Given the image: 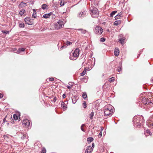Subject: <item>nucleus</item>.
Masks as SVG:
<instances>
[{
    "label": "nucleus",
    "instance_id": "18",
    "mask_svg": "<svg viewBox=\"0 0 153 153\" xmlns=\"http://www.w3.org/2000/svg\"><path fill=\"white\" fill-rule=\"evenodd\" d=\"M76 30L78 31H80L81 33L83 34H85L86 32V30L81 28L77 29Z\"/></svg>",
    "mask_w": 153,
    "mask_h": 153
},
{
    "label": "nucleus",
    "instance_id": "21",
    "mask_svg": "<svg viewBox=\"0 0 153 153\" xmlns=\"http://www.w3.org/2000/svg\"><path fill=\"white\" fill-rule=\"evenodd\" d=\"M122 13L120 12L117 15H116L115 18L116 19H120V17L122 16Z\"/></svg>",
    "mask_w": 153,
    "mask_h": 153
},
{
    "label": "nucleus",
    "instance_id": "6",
    "mask_svg": "<svg viewBox=\"0 0 153 153\" xmlns=\"http://www.w3.org/2000/svg\"><path fill=\"white\" fill-rule=\"evenodd\" d=\"M94 31L96 34L101 35L102 33L103 30L101 27L96 26L94 27Z\"/></svg>",
    "mask_w": 153,
    "mask_h": 153
},
{
    "label": "nucleus",
    "instance_id": "11",
    "mask_svg": "<svg viewBox=\"0 0 153 153\" xmlns=\"http://www.w3.org/2000/svg\"><path fill=\"white\" fill-rule=\"evenodd\" d=\"M62 44V43L61 42H59L58 44V47L59 51H61L64 49H65L67 47L65 45H63L61 46Z\"/></svg>",
    "mask_w": 153,
    "mask_h": 153
},
{
    "label": "nucleus",
    "instance_id": "12",
    "mask_svg": "<svg viewBox=\"0 0 153 153\" xmlns=\"http://www.w3.org/2000/svg\"><path fill=\"white\" fill-rule=\"evenodd\" d=\"M93 150L91 146H88L85 151V153H90Z\"/></svg>",
    "mask_w": 153,
    "mask_h": 153
},
{
    "label": "nucleus",
    "instance_id": "41",
    "mask_svg": "<svg viewBox=\"0 0 153 153\" xmlns=\"http://www.w3.org/2000/svg\"><path fill=\"white\" fill-rule=\"evenodd\" d=\"M85 126V124H82L81 125V130H82V131H84V132L85 131V130L83 129V126Z\"/></svg>",
    "mask_w": 153,
    "mask_h": 153
},
{
    "label": "nucleus",
    "instance_id": "36",
    "mask_svg": "<svg viewBox=\"0 0 153 153\" xmlns=\"http://www.w3.org/2000/svg\"><path fill=\"white\" fill-rule=\"evenodd\" d=\"M72 100L73 103L75 104L76 103L77 100L76 99L75 97L72 98Z\"/></svg>",
    "mask_w": 153,
    "mask_h": 153
},
{
    "label": "nucleus",
    "instance_id": "23",
    "mask_svg": "<svg viewBox=\"0 0 153 153\" xmlns=\"http://www.w3.org/2000/svg\"><path fill=\"white\" fill-rule=\"evenodd\" d=\"M33 13L32 14V17L33 18H35L36 17V12L35 9H33Z\"/></svg>",
    "mask_w": 153,
    "mask_h": 153
},
{
    "label": "nucleus",
    "instance_id": "55",
    "mask_svg": "<svg viewBox=\"0 0 153 153\" xmlns=\"http://www.w3.org/2000/svg\"><path fill=\"white\" fill-rule=\"evenodd\" d=\"M11 0L13 1V2H14L16 1V0Z\"/></svg>",
    "mask_w": 153,
    "mask_h": 153
},
{
    "label": "nucleus",
    "instance_id": "37",
    "mask_svg": "<svg viewBox=\"0 0 153 153\" xmlns=\"http://www.w3.org/2000/svg\"><path fill=\"white\" fill-rule=\"evenodd\" d=\"M105 38L104 37H102L100 39V41L101 42H105Z\"/></svg>",
    "mask_w": 153,
    "mask_h": 153
},
{
    "label": "nucleus",
    "instance_id": "45",
    "mask_svg": "<svg viewBox=\"0 0 153 153\" xmlns=\"http://www.w3.org/2000/svg\"><path fill=\"white\" fill-rule=\"evenodd\" d=\"M68 84L70 86H71V87H72L73 85V83L71 82H69Z\"/></svg>",
    "mask_w": 153,
    "mask_h": 153
},
{
    "label": "nucleus",
    "instance_id": "5",
    "mask_svg": "<svg viewBox=\"0 0 153 153\" xmlns=\"http://www.w3.org/2000/svg\"><path fill=\"white\" fill-rule=\"evenodd\" d=\"M140 118L139 117H135L133 118L134 125L135 127L140 126V124L142 122V120H140Z\"/></svg>",
    "mask_w": 153,
    "mask_h": 153
},
{
    "label": "nucleus",
    "instance_id": "35",
    "mask_svg": "<svg viewBox=\"0 0 153 153\" xmlns=\"http://www.w3.org/2000/svg\"><path fill=\"white\" fill-rule=\"evenodd\" d=\"M114 77H112L109 79L108 81L110 82H114Z\"/></svg>",
    "mask_w": 153,
    "mask_h": 153
},
{
    "label": "nucleus",
    "instance_id": "20",
    "mask_svg": "<svg viewBox=\"0 0 153 153\" xmlns=\"http://www.w3.org/2000/svg\"><path fill=\"white\" fill-rule=\"evenodd\" d=\"M147 102V104L146 105V106L147 107H148V105L151 106V105H152V103L149 100L147 99V100H146Z\"/></svg>",
    "mask_w": 153,
    "mask_h": 153
},
{
    "label": "nucleus",
    "instance_id": "42",
    "mask_svg": "<svg viewBox=\"0 0 153 153\" xmlns=\"http://www.w3.org/2000/svg\"><path fill=\"white\" fill-rule=\"evenodd\" d=\"M46 150L45 148H43L42 150V151L41 153H45Z\"/></svg>",
    "mask_w": 153,
    "mask_h": 153
},
{
    "label": "nucleus",
    "instance_id": "27",
    "mask_svg": "<svg viewBox=\"0 0 153 153\" xmlns=\"http://www.w3.org/2000/svg\"><path fill=\"white\" fill-rule=\"evenodd\" d=\"M94 140L93 138L92 137H88L87 139V140L88 143H91Z\"/></svg>",
    "mask_w": 153,
    "mask_h": 153
},
{
    "label": "nucleus",
    "instance_id": "14",
    "mask_svg": "<svg viewBox=\"0 0 153 153\" xmlns=\"http://www.w3.org/2000/svg\"><path fill=\"white\" fill-rule=\"evenodd\" d=\"M27 3H25L23 1H22L20 4L19 5V7L20 8H22L23 7H25L27 6Z\"/></svg>",
    "mask_w": 153,
    "mask_h": 153
},
{
    "label": "nucleus",
    "instance_id": "7",
    "mask_svg": "<svg viewBox=\"0 0 153 153\" xmlns=\"http://www.w3.org/2000/svg\"><path fill=\"white\" fill-rule=\"evenodd\" d=\"M87 15V13L85 10H82L78 13L77 16L80 18H82L86 17Z\"/></svg>",
    "mask_w": 153,
    "mask_h": 153
},
{
    "label": "nucleus",
    "instance_id": "50",
    "mask_svg": "<svg viewBox=\"0 0 153 153\" xmlns=\"http://www.w3.org/2000/svg\"><path fill=\"white\" fill-rule=\"evenodd\" d=\"M3 97V95L0 93V99L2 98Z\"/></svg>",
    "mask_w": 153,
    "mask_h": 153
},
{
    "label": "nucleus",
    "instance_id": "61",
    "mask_svg": "<svg viewBox=\"0 0 153 153\" xmlns=\"http://www.w3.org/2000/svg\"><path fill=\"white\" fill-rule=\"evenodd\" d=\"M152 80L153 81V79Z\"/></svg>",
    "mask_w": 153,
    "mask_h": 153
},
{
    "label": "nucleus",
    "instance_id": "31",
    "mask_svg": "<svg viewBox=\"0 0 153 153\" xmlns=\"http://www.w3.org/2000/svg\"><path fill=\"white\" fill-rule=\"evenodd\" d=\"M86 70L84 69L82 72L80 74V75L82 76H83L86 74Z\"/></svg>",
    "mask_w": 153,
    "mask_h": 153
},
{
    "label": "nucleus",
    "instance_id": "16",
    "mask_svg": "<svg viewBox=\"0 0 153 153\" xmlns=\"http://www.w3.org/2000/svg\"><path fill=\"white\" fill-rule=\"evenodd\" d=\"M125 37L119 39V41L122 45H123L125 43Z\"/></svg>",
    "mask_w": 153,
    "mask_h": 153
},
{
    "label": "nucleus",
    "instance_id": "29",
    "mask_svg": "<svg viewBox=\"0 0 153 153\" xmlns=\"http://www.w3.org/2000/svg\"><path fill=\"white\" fill-rule=\"evenodd\" d=\"M82 97L84 99H85L87 97V96L86 92H84L82 94Z\"/></svg>",
    "mask_w": 153,
    "mask_h": 153
},
{
    "label": "nucleus",
    "instance_id": "33",
    "mask_svg": "<svg viewBox=\"0 0 153 153\" xmlns=\"http://www.w3.org/2000/svg\"><path fill=\"white\" fill-rule=\"evenodd\" d=\"M94 116V113L93 112H92L89 114L90 118L91 119H93V116Z\"/></svg>",
    "mask_w": 153,
    "mask_h": 153
},
{
    "label": "nucleus",
    "instance_id": "13",
    "mask_svg": "<svg viewBox=\"0 0 153 153\" xmlns=\"http://www.w3.org/2000/svg\"><path fill=\"white\" fill-rule=\"evenodd\" d=\"M119 50L117 48H115L114 51V54L115 56H118L119 54Z\"/></svg>",
    "mask_w": 153,
    "mask_h": 153
},
{
    "label": "nucleus",
    "instance_id": "22",
    "mask_svg": "<svg viewBox=\"0 0 153 153\" xmlns=\"http://www.w3.org/2000/svg\"><path fill=\"white\" fill-rule=\"evenodd\" d=\"M121 23V21L120 20H117L115 21L114 23V25H118L120 24Z\"/></svg>",
    "mask_w": 153,
    "mask_h": 153
},
{
    "label": "nucleus",
    "instance_id": "57",
    "mask_svg": "<svg viewBox=\"0 0 153 153\" xmlns=\"http://www.w3.org/2000/svg\"><path fill=\"white\" fill-rule=\"evenodd\" d=\"M87 80L86 79H85V82H87Z\"/></svg>",
    "mask_w": 153,
    "mask_h": 153
},
{
    "label": "nucleus",
    "instance_id": "17",
    "mask_svg": "<svg viewBox=\"0 0 153 153\" xmlns=\"http://www.w3.org/2000/svg\"><path fill=\"white\" fill-rule=\"evenodd\" d=\"M59 3L60 5L62 6L66 3L67 2L65 0H60Z\"/></svg>",
    "mask_w": 153,
    "mask_h": 153
},
{
    "label": "nucleus",
    "instance_id": "46",
    "mask_svg": "<svg viewBox=\"0 0 153 153\" xmlns=\"http://www.w3.org/2000/svg\"><path fill=\"white\" fill-rule=\"evenodd\" d=\"M49 80L51 81H53L54 80V78L53 77L50 78L49 79Z\"/></svg>",
    "mask_w": 153,
    "mask_h": 153
},
{
    "label": "nucleus",
    "instance_id": "43",
    "mask_svg": "<svg viewBox=\"0 0 153 153\" xmlns=\"http://www.w3.org/2000/svg\"><path fill=\"white\" fill-rule=\"evenodd\" d=\"M83 105L84 108H85L86 107V102L85 101L83 103Z\"/></svg>",
    "mask_w": 153,
    "mask_h": 153
},
{
    "label": "nucleus",
    "instance_id": "8",
    "mask_svg": "<svg viewBox=\"0 0 153 153\" xmlns=\"http://www.w3.org/2000/svg\"><path fill=\"white\" fill-rule=\"evenodd\" d=\"M146 100H147V99L145 97L142 98L141 100L142 103L140 104V105L141 107L145 108L147 104Z\"/></svg>",
    "mask_w": 153,
    "mask_h": 153
},
{
    "label": "nucleus",
    "instance_id": "48",
    "mask_svg": "<svg viewBox=\"0 0 153 153\" xmlns=\"http://www.w3.org/2000/svg\"><path fill=\"white\" fill-rule=\"evenodd\" d=\"M6 117L3 119V123H5L6 121H7L6 120Z\"/></svg>",
    "mask_w": 153,
    "mask_h": 153
},
{
    "label": "nucleus",
    "instance_id": "56",
    "mask_svg": "<svg viewBox=\"0 0 153 153\" xmlns=\"http://www.w3.org/2000/svg\"><path fill=\"white\" fill-rule=\"evenodd\" d=\"M106 31L108 32H110V30L109 29H108L106 30Z\"/></svg>",
    "mask_w": 153,
    "mask_h": 153
},
{
    "label": "nucleus",
    "instance_id": "54",
    "mask_svg": "<svg viewBox=\"0 0 153 153\" xmlns=\"http://www.w3.org/2000/svg\"><path fill=\"white\" fill-rule=\"evenodd\" d=\"M103 127H102L101 128V131H102L103 130Z\"/></svg>",
    "mask_w": 153,
    "mask_h": 153
},
{
    "label": "nucleus",
    "instance_id": "58",
    "mask_svg": "<svg viewBox=\"0 0 153 153\" xmlns=\"http://www.w3.org/2000/svg\"><path fill=\"white\" fill-rule=\"evenodd\" d=\"M7 125H9V123H7Z\"/></svg>",
    "mask_w": 153,
    "mask_h": 153
},
{
    "label": "nucleus",
    "instance_id": "9",
    "mask_svg": "<svg viewBox=\"0 0 153 153\" xmlns=\"http://www.w3.org/2000/svg\"><path fill=\"white\" fill-rule=\"evenodd\" d=\"M30 122L29 120L26 119L24 120L22 122V125L24 127H28L30 126Z\"/></svg>",
    "mask_w": 153,
    "mask_h": 153
},
{
    "label": "nucleus",
    "instance_id": "15",
    "mask_svg": "<svg viewBox=\"0 0 153 153\" xmlns=\"http://www.w3.org/2000/svg\"><path fill=\"white\" fill-rule=\"evenodd\" d=\"M52 14V13L51 12L49 13L44 14L43 15L42 17L45 19L48 18Z\"/></svg>",
    "mask_w": 153,
    "mask_h": 153
},
{
    "label": "nucleus",
    "instance_id": "44",
    "mask_svg": "<svg viewBox=\"0 0 153 153\" xmlns=\"http://www.w3.org/2000/svg\"><path fill=\"white\" fill-rule=\"evenodd\" d=\"M56 100H57V99H56V97H55L53 98V102H56Z\"/></svg>",
    "mask_w": 153,
    "mask_h": 153
},
{
    "label": "nucleus",
    "instance_id": "4",
    "mask_svg": "<svg viewBox=\"0 0 153 153\" xmlns=\"http://www.w3.org/2000/svg\"><path fill=\"white\" fill-rule=\"evenodd\" d=\"M91 14L94 18H97L99 16V13L97 9L95 7H91L90 8Z\"/></svg>",
    "mask_w": 153,
    "mask_h": 153
},
{
    "label": "nucleus",
    "instance_id": "32",
    "mask_svg": "<svg viewBox=\"0 0 153 153\" xmlns=\"http://www.w3.org/2000/svg\"><path fill=\"white\" fill-rule=\"evenodd\" d=\"M117 12L116 11H112L110 14V16L112 17Z\"/></svg>",
    "mask_w": 153,
    "mask_h": 153
},
{
    "label": "nucleus",
    "instance_id": "39",
    "mask_svg": "<svg viewBox=\"0 0 153 153\" xmlns=\"http://www.w3.org/2000/svg\"><path fill=\"white\" fill-rule=\"evenodd\" d=\"M122 69V67H119L117 69V70L118 72H120L121 71Z\"/></svg>",
    "mask_w": 153,
    "mask_h": 153
},
{
    "label": "nucleus",
    "instance_id": "30",
    "mask_svg": "<svg viewBox=\"0 0 153 153\" xmlns=\"http://www.w3.org/2000/svg\"><path fill=\"white\" fill-rule=\"evenodd\" d=\"M47 7V5L45 4H43L42 6V8L43 10H45Z\"/></svg>",
    "mask_w": 153,
    "mask_h": 153
},
{
    "label": "nucleus",
    "instance_id": "2",
    "mask_svg": "<svg viewBox=\"0 0 153 153\" xmlns=\"http://www.w3.org/2000/svg\"><path fill=\"white\" fill-rule=\"evenodd\" d=\"M66 21L65 20H59L57 22L54 24L55 28L57 29H59L63 28L64 25L66 23Z\"/></svg>",
    "mask_w": 153,
    "mask_h": 153
},
{
    "label": "nucleus",
    "instance_id": "19",
    "mask_svg": "<svg viewBox=\"0 0 153 153\" xmlns=\"http://www.w3.org/2000/svg\"><path fill=\"white\" fill-rule=\"evenodd\" d=\"M61 105V107L63 108L64 110H65L67 108V105H66L63 102H62Z\"/></svg>",
    "mask_w": 153,
    "mask_h": 153
},
{
    "label": "nucleus",
    "instance_id": "49",
    "mask_svg": "<svg viewBox=\"0 0 153 153\" xmlns=\"http://www.w3.org/2000/svg\"><path fill=\"white\" fill-rule=\"evenodd\" d=\"M67 88L69 89H70L71 88V86H70L68 85L67 86Z\"/></svg>",
    "mask_w": 153,
    "mask_h": 153
},
{
    "label": "nucleus",
    "instance_id": "10",
    "mask_svg": "<svg viewBox=\"0 0 153 153\" xmlns=\"http://www.w3.org/2000/svg\"><path fill=\"white\" fill-rule=\"evenodd\" d=\"M25 21L26 24L28 25H31L33 24L32 21L31 20V19L30 17H26L25 19Z\"/></svg>",
    "mask_w": 153,
    "mask_h": 153
},
{
    "label": "nucleus",
    "instance_id": "1",
    "mask_svg": "<svg viewBox=\"0 0 153 153\" xmlns=\"http://www.w3.org/2000/svg\"><path fill=\"white\" fill-rule=\"evenodd\" d=\"M112 106L111 105L106 106L104 108V115L108 116L110 115L113 113V110Z\"/></svg>",
    "mask_w": 153,
    "mask_h": 153
},
{
    "label": "nucleus",
    "instance_id": "34",
    "mask_svg": "<svg viewBox=\"0 0 153 153\" xmlns=\"http://www.w3.org/2000/svg\"><path fill=\"white\" fill-rule=\"evenodd\" d=\"M65 44L67 46L70 45L72 44V42L67 41L65 42Z\"/></svg>",
    "mask_w": 153,
    "mask_h": 153
},
{
    "label": "nucleus",
    "instance_id": "59",
    "mask_svg": "<svg viewBox=\"0 0 153 153\" xmlns=\"http://www.w3.org/2000/svg\"><path fill=\"white\" fill-rule=\"evenodd\" d=\"M41 31H44V30H43V29H42V30H41Z\"/></svg>",
    "mask_w": 153,
    "mask_h": 153
},
{
    "label": "nucleus",
    "instance_id": "24",
    "mask_svg": "<svg viewBox=\"0 0 153 153\" xmlns=\"http://www.w3.org/2000/svg\"><path fill=\"white\" fill-rule=\"evenodd\" d=\"M25 10L24 9L21 10L19 12V14L21 16H22L24 14L25 12Z\"/></svg>",
    "mask_w": 153,
    "mask_h": 153
},
{
    "label": "nucleus",
    "instance_id": "51",
    "mask_svg": "<svg viewBox=\"0 0 153 153\" xmlns=\"http://www.w3.org/2000/svg\"><path fill=\"white\" fill-rule=\"evenodd\" d=\"M62 97L63 98H65L66 97V95L65 94H64L62 95Z\"/></svg>",
    "mask_w": 153,
    "mask_h": 153
},
{
    "label": "nucleus",
    "instance_id": "52",
    "mask_svg": "<svg viewBox=\"0 0 153 153\" xmlns=\"http://www.w3.org/2000/svg\"><path fill=\"white\" fill-rule=\"evenodd\" d=\"M102 136V131H101L99 133V137H101Z\"/></svg>",
    "mask_w": 153,
    "mask_h": 153
},
{
    "label": "nucleus",
    "instance_id": "3",
    "mask_svg": "<svg viewBox=\"0 0 153 153\" xmlns=\"http://www.w3.org/2000/svg\"><path fill=\"white\" fill-rule=\"evenodd\" d=\"M79 49L76 48L71 54H70L69 57L70 59L73 60H76L79 56Z\"/></svg>",
    "mask_w": 153,
    "mask_h": 153
},
{
    "label": "nucleus",
    "instance_id": "53",
    "mask_svg": "<svg viewBox=\"0 0 153 153\" xmlns=\"http://www.w3.org/2000/svg\"><path fill=\"white\" fill-rule=\"evenodd\" d=\"M92 146L93 148H94V143H93L92 144Z\"/></svg>",
    "mask_w": 153,
    "mask_h": 153
},
{
    "label": "nucleus",
    "instance_id": "38",
    "mask_svg": "<svg viewBox=\"0 0 153 153\" xmlns=\"http://www.w3.org/2000/svg\"><path fill=\"white\" fill-rule=\"evenodd\" d=\"M146 132L148 133L149 135H151V133L150 132V131L149 129H147L146 131Z\"/></svg>",
    "mask_w": 153,
    "mask_h": 153
},
{
    "label": "nucleus",
    "instance_id": "26",
    "mask_svg": "<svg viewBox=\"0 0 153 153\" xmlns=\"http://www.w3.org/2000/svg\"><path fill=\"white\" fill-rule=\"evenodd\" d=\"M25 51V48H20L18 49L17 51L18 53H20L21 52L24 51Z\"/></svg>",
    "mask_w": 153,
    "mask_h": 153
},
{
    "label": "nucleus",
    "instance_id": "40",
    "mask_svg": "<svg viewBox=\"0 0 153 153\" xmlns=\"http://www.w3.org/2000/svg\"><path fill=\"white\" fill-rule=\"evenodd\" d=\"M2 32L3 33H5L6 34H9V31H4V30H2Z\"/></svg>",
    "mask_w": 153,
    "mask_h": 153
},
{
    "label": "nucleus",
    "instance_id": "28",
    "mask_svg": "<svg viewBox=\"0 0 153 153\" xmlns=\"http://www.w3.org/2000/svg\"><path fill=\"white\" fill-rule=\"evenodd\" d=\"M13 118L14 120H16L18 119V116L16 114H14L13 116Z\"/></svg>",
    "mask_w": 153,
    "mask_h": 153
},
{
    "label": "nucleus",
    "instance_id": "47",
    "mask_svg": "<svg viewBox=\"0 0 153 153\" xmlns=\"http://www.w3.org/2000/svg\"><path fill=\"white\" fill-rule=\"evenodd\" d=\"M26 137V135L25 134H23V136L21 138L22 139H24Z\"/></svg>",
    "mask_w": 153,
    "mask_h": 153
},
{
    "label": "nucleus",
    "instance_id": "62",
    "mask_svg": "<svg viewBox=\"0 0 153 153\" xmlns=\"http://www.w3.org/2000/svg\"><path fill=\"white\" fill-rule=\"evenodd\" d=\"M123 1H124V0H123Z\"/></svg>",
    "mask_w": 153,
    "mask_h": 153
},
{
    "label": "nucleus",
    "instance_id": "25",
    "mask_svg": "<svg viewBox=\"0 0 153 153\" xmlns=\"http://www.w3.org/2000/svg\"><path fill=\"white\" fill-rule=\"evenodd\" d=\"M19 27L20 28H23L25 27V25L23 23L19 22Z\"/></svg>",
    "mask_w": 153,
    "mask_h": 153
},
{
    "label": "nucleus",
    "instance_id": "60",
    "mask_svg": "<svg viewBox=\"0 0 153 153\" xmlns=\"http://www.w3.org/2000/svg\"><path fill=\"white\" fill-rule=\"evenodd\" d=\"M152 125L153 126V123H152Z\"/></svg>",
    "mask_w": 153,
    "mask_h": 153
}]
</instances>
